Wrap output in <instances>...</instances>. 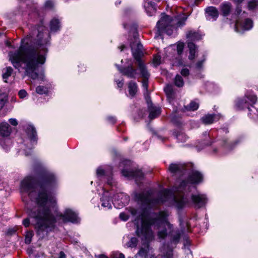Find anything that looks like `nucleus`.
Returning a JSON list of instances; mask_svg holds the SVG:
<instances>
[{
  "label": "nucleus",
  "instance_id": "1",
  "mask_svg": "<svg viewBox=\"0 0 258 258\" xmlns=\"http://www.w3.org/2000/svg\"><path fill=\"white\" fill-rule=\"evenodd\" d=\"M45 30L43 27H40L37 30L38 34L37 39L33 47L27 48L28 38L22 40V44L18 51L10 52L9 54V60L13 66L18 70L22 68L25 70V74L32 79L40 78L44 80L43 74L39 76L37 72L40 66L44 64L47 53L46 45L48 42L47 34H44L40 31ZM36 30H35V33Z\"/></svg>",
  "mask_w": 258,
  "mask_h": 258
},
{
  "label": "nucleus",
  "instance_id": "2",
  "mask_svg": "<svg viewBox=\"0 0 258 258\" xmlns=\"http://www.w3.org/2000/svg\"><path fill=\"white\" fill-rule=\"evenodd\" d=\"M21 191L27 193L30 198L35 199L39 205L38 213H32L31 216L36 220L38 234L43 237L54 228L56 221L50 212L55 206L56 200L42 185L36 186L31 177H27L22 181Z\"/></svg>",
  "mask_w": 258,
  "mask_h": 258
},
{
  "label": "nucleus",
  "instance_id": "3",
  "mask_svg": "<svg viewBox=\"0 0 258 258\" xmlns=\"http://www.w3.org/2000/svg\"><path fill=\"white\" fill-rule=\"evenodd\" d=\"M167 216L168 214L165 212L149 214L144 211L136 222L138 235L143 239L150 240L154 237L153 231L156 230L159 238H165L171 228V225L167 220Z\"/></svg>",
  "mask_w": 258,
  "mask_h": 258
},
{
  "label": "nucleus",
  "instance_id": "4",
  "mask_svg": "<svg viewBox=\"0 0 258 258\" xmlns=\"http://www.w3.org/2000/svg\"><path fill=\"white\" fill-rule=\"evenodd\" d=\"M188 182L185 181L180 183V185L175 190L176 195L174 198L175 206L177 208H181L185 205H188L190 202L192 203L195 208H200L203 206L206 202V197L204 195H192L190 197V200L187 198L183 190H185L187 187L190 188Z\"/></svg>",
  "mask_w": 258,
  "mask_h": 258
},
{
  "label": "nucleus",
  "instance_id": "5",
  "mask_svg": "<svg viewBox=\"0 0 258 258\" xmlns=\"http://www.w3.org/2000/svg\"><path fill=\"white\" fill-rule=\"evenodd\" d=\"M186 19L187 17L184 15L181 16L178 19H173L169 16L162 14L161 18L158 21L156 26L158 35H161L164 32L171 35L173 29L184 25Z\"/></svg>",
  "mask_w": 258,
  "mask_h": 258
},
{
  "label": "nucleus",
  "instance_id": "6",
  "mask_svg": "<svg viewBox=\"0 0 258 258\" xmlns=\"http://www.w3.org/2000/svg\"><path fill=\"white\" fill-rule=\"evenodd\" d=\"M131 46L133 56L134 58L138 61L139 69L142 77L144 78V79H148L150 76L149 73L144 63L140 60V58L143 54L142 51L143 46L139 42H137L136 44L133 43Z\"/></svg>",
  "mask_w": 258,
  "mask_h": 258
},
{
  "label": "nucleus",
  "instance_id": "7",
  "mask_svg": "<svg viewBox=\"0 0 258 258\" xmlns=\"http://www.w3.org/2000/svg\"><path fill=\"white\" fill-rule=\"evenodd\" d=\"M256 101V96L254 94H249L246 95L243 99L239 100L237 102L236 105L240 109L247 107L248 104H250L251 106L252 104H255Z\"/></svg>",
  "mask_w": 258,
  "mask_h": 258
},
{
  "label": "nucleus",
  "instance_id": "8",
  "mask_svg": "<svg viewBox=\"0 0 258 258\" xmlns=\"http://www.w3.org/2000/svg\"><path fill=\"white\" fill-rule=\"evenodd\" d=\"M163 195L164 197H165V198L166 199L163 200L161 201L159 200L157 201H154V200H152L151 199V195H144H144H139L138 198L139 199V200H140L142 202H143L145 204H147V205H150L154 203L155 202L159 203L160 202L163 203L164 201H166V199H167V197L169 195V191L168 190H166L163 192Z\"/></svg>",
  "mask_w": 258,
  "mask_h": 258
},
{
  "label": "nucleus",
  "instance_id": "9",
  "mask_svg": "<svg viewBox=\"0 0 258 258\" xmlns=\"http://www.w3.org/2000/svg\"><path fill=\"white\" fill-rule=\"evenodd\" d=\"M60 218L62 219L64 222H71L72 223H78L79 221L78 214L71 209H67L64 215H60Z\"/></svg>",
  "mask_w": 258,
  "mask_h": 258
},
{
  "label": "nucleus",
  "instance_id": "10",
  "mask_svg": "<svg viewBox=\"0 0 258 258\" xmlns=\"http://www.w3.org/2000/svg\"><path fill=\"white\" fill-rule=\"evenodd\" d=\"M253 26V22L251 20L246 19L242 22L237 21L235 25V29L237 32L242 30H248Z\"/></svg>",
  "mask_w": 258,
  "mask_h": 258
},
{
  "label": "nucleus",
  "instance_id": "11",
  "mask_svg": "<svg viewBox=\"0 0 258 258\" xmlns=\"http://www.w3.org/2000/svg\"><path fill=\"white\" fill-rule=\"evenodd\" d=\"M12 132V128L9 123L6 121L0 123V134L4 137L10 136Z\"/></svg>",
  "mask_w": 258,
  "mask_h": 258
},
{
  "label": "nucleus",
  "instance_id": "12",
  "mask_svg": "<svg viewBox=\"0 0 258 258\" xmlns=\"http://www.w3.org/2000/svg\"><path fill=\"white\" fill-rule=\"evenodd\" d=\"M122 174L123 176L126 177H132L135 178L136 180L138 179H140L143 177V173L140 170H138L136 171H127L126 170H123L122 171Z\"/></svg>",
  "mask_w": 258,
  "mask_h": 258
},
{
  "label": "nucleus",
  "instance_id": "13",
  "mask_svg": "<svg viewBox=\"0 0 258 258\" xmlns=\"http://www.w3.org/2000/svg\"><path fill=\"white\" fill-rule=\"evenodd\" d=\"M120 72L123 75L130 78H135L137 74V70L129 66L123 69H119Z\"/></svg>",
  "mask_w": 258,
  "mask_h": 258
},
{
  "label": "nucleus",
  "instance_id": "14",
  "mask_svg": "<svg viewBox=\"0 0 258 258\" xmlns=\"http://www.w3.org/2000/svg\"><path fill=\"white\" fill-rule=\"evenodd\" d=\"M144 7L147 13V14L149 16H152L154 15L156 11V7L154 3H152L151 1H147L144 3Z\"/></svg>",
  "mask_w": 258,
  "mask_h": 258
},
{
  "label": "nucleus",
  "instance_id": "15",
  "mask_svg": "<svg viewBox=\"0 0 258 258\" xmlns=\"http://www.w3.org/2000/svg\"><path fill=\"white\" fill-rule=\"evenodd\" d=\"M26 132L31 140L35 142L36 141V132L34 127L32 125H29L26 128Z\"/></svg>",
  "mask_w": 258,
  "mask_h": 258
},
{
  "label": "nucleus",
  "instance_id": "16",
  "mask_svg": "<svg viewBox=\"0 0 258 258\" xmlns=\"http://www.w3.org/2000/svg\"><path fill=\"white\" fill-rule=\"evenodd\" d=\"M203 177L199 172H194L189 177V181L191 183H198L201 182Z\"/></svg>",
  "mask_w": 258,
  "mask_h": 258
},
{
  "label": "nucleus",
  "instance_id": "17",
  "mask_svg": "<svg viewBox=\"0 0 258 258\" xmlns=\"http://www.w3.org/2000/svg\"><path fill=\"white\" fill-rule=\"evenodd\" d=\"M129 94L131 96H134L138 92V86L136 83L131 82L128 85Z\"/></svg>",
  "mask_w": 258,
  "mask_h": 258
},
{
  "label": "nucleus",
  "instance_id": "18",
  "mask_svg": "<svg viewBox=\"0 0 258 258\" xmlns=\"http://www.w3.org/2000/svg\"><path fill=\"white\" fill-rule=\"evenodd\" d=\"M13 73V69L10 67H6L3 70V79L5 82L8 83L9 77H11Z\"/></svg>",
  "mask_w": 258,
  "mask_h": 258
},
{
  "label": "nucleus",
  "instance_id": "19",
  "mask_svg": "<svg viewBox=\"0 0 258 258\" xmlns=\"http://www.w3.org/2000/svg\"><path fill=\"white\" fill-rule=\"evenodd\" d=\"M149 109V117L151 119H154L157 117L161 113L160 108L159 107L150 106Z\"/></svg>",
  "mask_w": 258,
  "mask_h": 258
},
{
  "label": "nucleus",
  "instance_id": "20",
  "mask_svg": "<svg viewBox=\"0 0 258 258\" xmlns=\"http://www.w3.org/2000/svg\"><path fill=\"white\" fill-rule=\"evenodd\" d=\"M217 118L215 114H207L202 118L203 122L205 124H211L213 123Z\"/></svg>",
  "mask_w": 258,
  "mask_h": 258
},
{
  "label": "nucleus",
  "instance_id": "21",
  "mask_svg": "<svg viewBox=\"0 0 258 258\" xmlns=\"http://www.w3.org/2000/svg\"><path fill=\"white\" fill-rule=\"evenodd\" d=\"M206 13L208 16L215 19L218 16V12L217 9L213 7H210L206 9Z\"/></svg>",
  "mask_w": 258,
  "mask_h": 258
},
{
  "label": "nucleus",
  "instance_id": "22",
  "mask_svg": "<svg viewBox=\"0 0 258 258\" xmlns=\"http://www.w3.org/2000/svg\"><path fill=\"white\" fill-rule=\"evenodd\" d=\"M183 168V166L180 164H171L168 168V170L172 173H175L180 170Z\"/></svg>",
  "mask_w": 258,
  "mask_h": 258
},
{
  "label": "nucleus",
  "instance_id": "23",
  "mask_svg": "<svg viewBox=\"0 0 258 258\" xmlns=\"http://www.w3.org/2000/svg\"><path fill=\"white\" fill-rule=\"evenodd\" d=\"M188 47L189 49V59L190 60L193 59L195 57L196 47L195 44L192 42L188 43Z\"/></svg>",
  "mask_w": 258,
  "mask_h": 258
},
{
  "label": "nucleus",
  "instance_id": "24",
  "mask_svg": "<svg viewBox=\"0 0 258 258\" xmlns=\"http://www.w3.org/2000/svg\"><path fill=\"white\" fill-rule=\"evenodd\" d=\"M249 113L248 115L254 119L258 118V110L255 108L253 105L250 107H248Z\"/></svg>",
  "mask_w": 258,
  "mask_h": 258
},
{
  "label": "nucleus",
  "instance_id": "25",
  "mask_svg": "<svg viewBox=\"0 0 258 258\" xmlns=\"http://www.w3.org/2000/svg\"><path fill=\"white\" fill-rule=\"evenodd\" d=\"M186 36L190 40H198L201 38V36L199 33L194 31L188 32Z\"/></svg>",
  "mask_w": 258,
  "mask_h": 258
},
{
  "label": "nucleus",
  "instance_id": "26",
  "mask_svg": "<svg viewBox=\"0 0 258 258\" xmlns=\"http://www.w3.org/2000/svg\"><path fill=\"white\" fill-rule=\"evenodd\" d=\"M231 10V6L229 3H225L221 6V10L224 16L227 15Z\"/></svg>",
  "mask_w": 258,
  "mask_h": 258
},
{
  "label": "nucleus",
  "instance_id": "27",
  "mask_svg": "<svg viewBox=\"0 0 258 258\" xmlns=\"http://www.w3.org/2000/svg\"><path fill=\"white\" fill-rule=\"evenodd\" d=\"M60 27L59 22L57 19H53L50 22V29L51 31H56Z\"/></svg>",
  "mask_w": 258,
  "mask_h": 258
},
{
  "label": "nucleus",
  "instance_id": "28",
  "mask_svg": "<svg viewBox=\"0 0 258 258\" xmlns=\"http://www.w3.org/2000/svg\"><path fill=\"white\" fill-rule=\"evenodd\" d=\"M199 108V104L195 101L191 102L189 105L186 106V108L189 111H194Z\"/></svg>",
  "mask_w": 258,
  "mask_h": 258
},
{
  "label": "nucleus",
  "instance_id": "29",
  "mask_svg": "<svg viewBox=\"0 0 258 258\" xmlns=\"http://www.w3.org/2000/svg\"><path fill=\"white\" fill-rule=\"evenodd\" d=\"M258 7V0H251L248 4V8L249 10H253Z\"/></svg>",
  "mask_w": 258,
  "mask_h": 258
},
{
  "label": "nucleus",
  "instance_id": "30",
  "mask_svg": "<svg viewBox=\"0 0 258 258\" xmlns=\"http://www.w3.org/2000/svg\"><path fill=\"white\" fill-rule=\"evenodd\" d=\"M8 100L7 96L5 94L0 95V110L4 106Z\"/></svg>",
  "mask_w": 258,
  "mask_h": 258
},
{
  "label": "nucleus",
  "instance_id": "31",
  "mask_svg": "<svg viewBox=\"0 0 258 258\" xmlns=\"http://www.w3.org/2000/svg\"><path fill=\"white\" fill-rule=\"evenodd\" d=\"M175 84L178 87H182L183 85V81L182 77L177 75L175 78Z\"/></svg>",
  "mask_w": 258,
  "mask_h": 258
},
{
  "label": "nucleus",
  "instance_id": "32",
  "mask_svg": "<svg viewBox=\"0 0 258 258\" xmlns=\"http://www.w3.org/2000/svg\"><path fill=\"white\" fill-rule=\"evenodd\" d=\"M36 91L38 94L42 95L46 94L48 92V90L47 88L44 86H39L36 88Z\"/></svg>",
  "mask_w": 258,
  "mask_h": 258
},
{
  "label": "nucleus",
  "instance_id": "33",
  "mask_svg": "<svg viewBox=\"0 0 258 258\" xmlns=\"http://www.w3.org/2000/svg\"><path fill=\"white\" fill-rule=\"evenodd\" d=\"M164 91L168 97L172 95L173 92V87L171 85H167L164 88Z\"/></svg>",
  "mask_w": 258,
  "mask_h": 258
},
{
  "label": "nucleus",
  "instance_id": "34",
  "mask_svg": "<svg viewBox=\"0 0 258 258\" xmlns=\"http://www.w3.org/2000/svg\"><path fill=\"white\" fill-rule=\"evenodd\" d=\"M33 236V233L32 231H29L27 232L25 236V242L27 244H29L31 243Z\"/></svg>",
  "mask_w": 258,
  "mask_h": 258
},
{
  "label": "nucleus",
  "instance_id": "35",
  "mask_svg": "<svg viewBox=\"0 0 258 258\" xmlns=\"http://www.w3.org/2000/svg\"><path fill=\"white\" fill-rule=\"evenodd\" d=\"M161 63V57L159 55H155L153 58V63L155 66H158Z\"/></svg>",
  "mask_w": 258,
  "mask_h": 258
},
{
  "label": "nucleus",
  "instance_id": "36",
  "mask_svg": "<svg viewBox=\"0 0 258 258\" xmlns=\"http://www.w3.org/2000/svg\"><path fill=\"white\" fill-rule=\"evenodd\" d=\"M102 206L105 208H107L108 209H110L111 208V205L110 202L107 200H102Z\"/></svg>",
  "mask_w": 258,
  "mask_h": 258
},
{
  "label": "nucleus",
  "instance_id": "37",
  "mask_svg": "<svg viewBox=\"0 0 258 258\" xmlns=\"http://www.w3.org/2000/svg\"><path fill=\"white\" fill-rule=\"evenodd\" d=\"M184 48V44L183 43H179L177 45V50L179 54L182 53Z\"/></svg>",
  "mask_w": 258,
  "mask_h": 258
},
{
  "label": "nucleus",
  "instance_id": "38",
  "mask_svg": "<svg viewBox=\"0 0 258 258\" xmlns=\"http://www.w3.org/2000/svg\"><path fill=\"white\" fill-rule=\"evenodd\" d=\"M19 96L21 98H24L27 95V93L25 90H21L19 92Z\"/></svg>",
  "mask_w": 258,
  "mask_h": 258
},
{
  "label": "nucleus",
  "instance_id": "39",
  "mask_svg": "<svg viewBox=\"0 0 258 258\" xmlns=\"http://www.w3.org/2000/svg\"><path fill=\"white\" fill-rule=\"evenodd\" d=\"M137 243V239L136 238H132L130 240V246L134 247L135 246Z\"/></svg>",
  "mask_w": 258,
  "mask_h": 258
},
{
  "label": "nucleus",
  "instance_id": "40",
  "mask_svg": "<svg viewBox=\"0 0 258 258\" xmlns=\"http://www.w3.org/2000/svg\"><path fill=\"white\" fill-rule=\"evenodd\" d=\"M120 218L123 220L126 221L128 219V216L124 213H121L119 215Z\"/></svg>",
  "mask_w": 258,
  "mask_h": 258
},
{
  "label": "nucleus",
  "instance_id": "41",
  "mask_svg": "<svg viewBox=\"0 0 258 258\" xmlns=\"http://www.w3.org/2000/svg\"><path fill=\"white\" fill-rule=\"evenodd\" d=\"M9 122L11 124V125L14 126H17L18 124V121L16 118H10L9 120Z\"/></svg>",
  "mask_w": 258,
  "mask_h": 258
},
{
  "label": "nucleus",
  "instance_id": "42",
  "mask_svg": "<svg viewBox=\"0 0 258 258\" xmlns=\"http://www.w3.org/2000/svg\"><path fill=\"white\" fill-rule=\"evenodd\" d=\"M181 74L183 76H187L189 75V70L187 69H183L181 71Z\"/></svg>",
  "mask_w": 258,
  "mask_h": 258
},
{
  "label": "nucleus",
  "instance_id": "43",
  "mask_svg": "<svg viewBox=\"0 0 258 258\" xmlns=\"http://www.w3.org/2000/svg\"><path fill=\"white\" fill-rule=\"evenodd\" d=\"M148 79H144V80L142 82V85L143 87L144 88V89L146 90L147 92V89H148Z\"/></svg>",
  "mask_w": 258,
  "mask_h": 258
},
{
  "label": "nucleus",
  "instance_id": "44",
  "mask_svg": "<svg viewBox=\"0 0 258 258\" xmlns=\"http://www.w3.org/2000/svg\"><path fill=\"white\" fill-rule=\"evenodd\" d=\"M23 225L26 227H27L30 225V220L28 218L25 219L23 221Z\"/></svg>",
  "mask_w": 258,
  "mask_h": 258
},
{
  "label": "nucleus",
  "instance_id": "45",
  "mask_svg": "<svg viewBox=\"0 0 258 258\" xmlns=\"http://www.w3.org/2000/svg\"><path fill=\"white\" fill-rule=\"evenodd\" d=\"M108 121L111 123H114L116 122V118L114 117L109 116L108 117Z\"/></svg>",
  "mask_w": 258,
  "mask_h": 258
},
{
  "label": "nucleus",
  "instance_id": "46",
  "mask_svg": "<svg viewBox=\"0 0 258 258\" xmlns=\"http://www.w3.org/2000/svg\"><path fill=\"white\" fill-rule=\"evenodd\" d=\"M104 170L102 168H98L97 170V174L98 175H101L104 174Z\"/></svg>",
  "mask_w": 258,
  "mask_h": 258
},
{
  "label": "nucleus",
  "instance_id": "47",
  "mask_svg": "<svg viewBox=\"0 0 258 258\" xmlns=\"http://www.w3.org/2000/svg\"><path fill=\"white\" fill-rule=\"evenodd\" d=\"M45 5L47 7H51L52 6V2L51 1H47Z\"/></svg>",
  "mask_w": 258,
  "mask_h": 258
},
{
  "label": "nucleus",
  "instance_id": "48",
  "mask_svg": "<svg viewBox=\"0 0 258 258\" xmlns=\"http://www.w3.org/2000/svg\"><path fill=\"white\" fill-rule=\"evenodd\" d=\"M58 258H66V256L64 253L62 251H61L59 253V255Z\"/></svg>",
  "mask_w": 258,
  "mask_h": 258
},
{
  "label": "nucleus",
  "instance_id": "49",
  "mask_svg": "<svg viewBox=\"0 0 258 258\" xmlns=\"http://www.w3.org/2000/svg\"><path fill=\"white\" fill-rule=\"evenodd\" d=\"M114 258H125L124 255L122 253H119L116 255Z\"/></svg>",
  "mask_w": 258,
  "mask_h": 258
},
{
  "label": "nucleus",
  "instance_id": "50",
  "mask_svg": "<svg viewBox=\"0 0 258 258\" xmlns=\"http://www.w3.org/2000/svg\"><path fill=\"white\" fill-rule=\"evenodd\" d=\"M117 84L119 88H121L123 86V83L121 81L117 82Z\"/></svg>",
  "mask_w": 258,
  "mask_h": 258
},
{
  "label": "nucleus",
  "instance_id": "51",
  "mask_svg": "<svg viewBox=\"0 0 258 258\" xmlns=\"http://www.w3.org/2000/svg\"><path fill=\"white\" fill-rule=\"evenodd\" d=\"M172 255L173 254L172 251H170L165 258H172Z\"/></svg>",
  "mask_w": 258,
  "mask_h": 258
},
{
  "label": "nucleus",
  "instance_id": "52",
  "mask_svg": "<svg viewBox=\"0 0 258 258\" xmlns=\"http://www.w3.org/2000/svg\"><path fill=\"white\" fill-rule=\"evenodd\" d=\"M137 211L136 210L133 209L131 210V213L133 215H136L137 214Z\"/></svg>",
  "mask_w": 258,
  "mask_h": 258
},
{
  "label": "nucleus",
  "instance_id": "53",
  "mask_svg": "<svg viewBox=\"0 0 258 258\" xmlns=\"http://www.w3.org/2000/svg\"><path fill=\"white\" fill-rule=\"evenodd\" d=\"M98 258H108L106 256L103 254L98 255Z\"/></svg>",
  "mask_w": 258,
  "mask_h": 258
},
{
  "label": "nucleus",
  "instance_id": "54",
  "mask_svg": "<svg viewBox=\"0 0 258 258\" xmlns=\"http://www.w3.org/2000/svg\"><path fill=\"white\" fill-rule=\"evenodd\" d=\"M124 47H125V46L122 45L120 46L119 48L120 49L121 51H122Z\"/></svg>",
  "mask_w": 258,
  "mask_h": 258
},
{
  "label": "nucleus",
  "instance_id": "55",
  "mask_svg": "<svg viewBox=\"0 0 258 258\" xmlns=\"http://www.w3.org/2000/svg\"><path fill=\"white\" fill-rule=\"evenodd\" d=\"M201 65H202V62H199L197 64V67L200 68L201 67Z\"/></svg>",
  "mask_w": 258,
  "mask_h": 258
},
{
  "label": "nucleus",
  "instance_id": "56",
  "mask_svg": "<svg viewBox=\"0 0 258 258\" xmlns=\"http://www.w3.org/2000/svg\"><path fill=\"white\" fill-rule=\"evenodd\" d=\"M233 1L237 3H241L243 0H233Z\"/></svg>",
  "mask_w": 258,
  "mask_h": 258
},
{
  "label": "nucleus",
  "instance_id": "57",
  "mask_svg": "<svg viewBox=\"0 0 258 258\" xmlns=\"http://www.w3.org/2000/svg\"><path fill=\"white\" fill-rule=\"evenodd\" d=\"M142 249H141V250H140V251H139V253H140V254H142Z\"/></svg>",
  "mask_w": 258,
  "mask_h": 258
},
{
  "label": "nucleus",
  "instance_id": "58",
  "mask_svg": "<svg viewBox=\"0 0 258 258\" xmlns=\"http://www.w3.org/2000/svg\"><path fill=\"white\" fill-rule=\"evenodd\" d=\"M125 198H126V196H125ZM128 199V197H126V200Z\"/></svg>",
  "mask_w": 258,
  "mask_h": 258
},
{
  "label": "nucleus",
  "instance_id": "59",
  "mask_svg": "<svg viewBox=\"0 0 258 258\" xmlns=\"http://www.w3.org/2000/svg\"><path fill=\"white\" fill-rule=\"evenodd\" d=\"M158 1H160V0H157Z\"/></svg>",
  "mask_w": 258,
  "mask_h": 258
}]
</instances>
